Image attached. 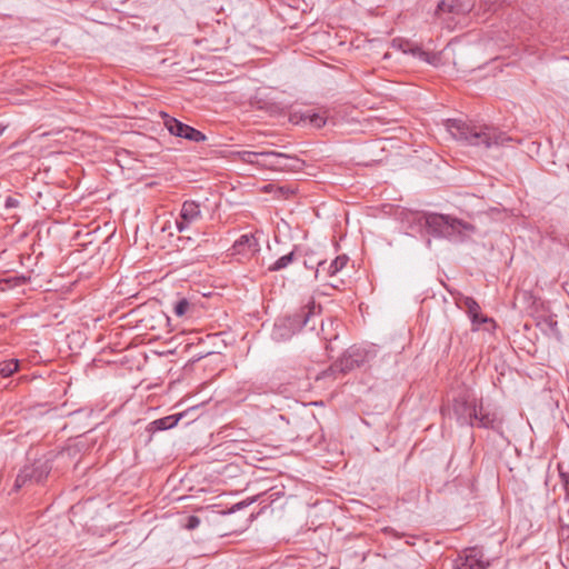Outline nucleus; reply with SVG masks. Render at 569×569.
<instances>
[{"label":"nucleus","mask_w":569,"mask_h":569,"mask_svg":"<svg viewBox=\"0 0 569 569\" xmlns=\"http://www.w3.org/2000/svg\"><path fill=\"white\" fill-rule=\"evenodd\" d=\"M3 131H4V127H2V126L0 124V136L3 133Z\"/></svg>","instance_id":"27"},{"label":"nucleus","mask_w":569,"mask_h":569,"mask_svg":"<svg viewBox=\"0 0 569 569\" xmlns=\"http://www.w3.org/2000/svg\"><path fill=\"white\" fill-rule=\"evenodd\" d=\"M318 313L315 303L303 307L298 313L287 319L279 320L274 323L271 337L276 341H284L289 339L296 329L307 326L310 319Z\"/></svg>","instance_id":"4"},{"label":"nucleus","mask_w":569,"mask_h":569,"mask_svg":"<svg viewBox=\"0 0 569 569\" xmlns=\"http://www.w3.org/2000/svg\"><path fill=\"white\" fill-rule=\"evenodd\" d=\"M367 361V352L358 347H351L345 355L331 367L333 371L349 372Z\"/></svg>","instance_id":"10"},{"label":"nucleus","mask_w":569,"mask_h":569,"mask_svg":"<svg viewBox=\"0 0 569 569\" xmlns=\"http://www.w3.org/2000/svg\"><path fill=\"white\" fill-rule=\"evenodd\" d=\"M477 403L475 398L459 397L453 400L452 411L457 422L461 426L475 427L477 421Z\"/></svg>","instance_id":"7"},{"label":"nucleus","mask_w":569,"mask_h":569,"mask_svg":"<svg viewBox=\"0 0 569 569\" xmlns=\"http://www.w3.org/2000/svg\"><path fill=\"white\" fill-rule=\"evenodd\" d=\"M290 120L297 124L305 123L312 128L320 129L327 123V112L315 111L311 109L306 111H296L291 113Z\"/></svg>","instance_id":"11"},{"label":"nucleus","mask_w":569,"mask_h":569,"mask_svg":"<svg viewBox=\"0 0 569 569\" xmlns=\"http://www.w3.org/2000/svg\"><path fill=\"white\" fill-rule=\"evenodd\" d=\"M463 305L476 329H478L479 323L492 322L491 319L480 315V306L475 299L468 297L465 299Z\"/></svg>","instance_id":"15"},{"label":"nucleus","mask_w":569,"mask_h":569,"mask_svg":"<svg viewBox=\"0 0 569 569\" xmlns=\"http://www.w3.org/2000/svg\"><path fill=\"white\" fill-rule=\"evenodd\" d=\"M18 203H19V201H18L17 199H14V198L8 197V198L6 199V207H7V208L17 207V206H18Z\"/></svg>","instance_id":"26"},{"label":"nucleus","mask_w":569,"mask_h":569,"mask_svg":"<svg viewBox=\"0 0 569 569\" xmlns=\"http://www.w3.org/2000/svg\"><path fill=\"white\" fill-rule=\"evenodd\" d=\"M476 0H442L437 8V13L450 12L456 16H465L475 9Z\"/></svg>","instance_id":"13"},{"label":"nucleus","mask_w":569,"mask_h":569,"mask_svg":"<svg viewBox=\"0 0 569 569\" xmlns=\"http://www.w3.org/2000/svg\"><path fill=\"white\" fill-rule=\"evenodd\" d=\"M200 525V519L197 516L188 517L186 528L189 530L196 529Z\"/></svg>","instance_id":"23"},{"label":"nucleus","mask_w":569,"mask_h":569,"mask_svg":"<svg viewBox=\"0 0 569 569\" xmlns=\"http://www.w3.org/2000/svg\"><path fill=\"white\" fill-rule=\"evenodd\" d=\"M181 418L182 413L167 416L154 420L152 422V426L154 427L156 430H168L177 426Z\"/></svg>","instance_id":"18"},{"label":"nucleus","mask_w":569,"mask_h":569,"mask_svg":"<svg viewBox=\"0 0 569 569\" xmlns=\"http://www.w3.org/2000/svg\"><path fill=\"white\" fill-rule=\"evenodd\" d=\"M163 118V126L166 129L176 137L184 138L192 142H203L207 137L201 131L190 127L178 119L170 117L167 113H161Z\"/></svg>","instance_id":"5"},{"label":"nucleus","mask_w":569,"mask_h":569,"mask_svg":"<svg viewBox=\"0 0 569 569\" xmlns=\"http://www.w3.org/2000/svg\"><path fill=\"white\" fill-rule=\"evenodd\" d=\"M257 500V497H250V498H247L240 502H237L234 503L231 509H230V512H236V511H239L246 507H249L251 503H253L254 501Z\"/></svg>","instance_id":"22"},{"label":"nucleus","mask_w":569,"mask_h":569,"mask_svg":"<svg viewBox=\"0 0 569 569\" xmlns=\"http://www.w3.org/2000/svg\"><path fill=\"white\" fill-rule=\"evenodd\" d=\"M237 158L249 164L274 171H293L300 167L298 158L276 151H238Z\"/></svg>","instance_id":"3"},{"label":"nucleus","mask_w":569,"mask_h":569,"mask_svg":"<svg viewBox=\"0 0 569 569\" xmlns=\"http://www.w3.org/2000/svg\"><path fill=\"white\" fill-rule=\"evenodd\" d=\"M43 478V471L38 472L33 466H27L17 476L16 487L21 488L28 481L40 482Z\"/></svg>","instance_id":"16"},{"label":"nucleus","mask_w":569,"mask_h":569,"mask_svg":"<svg viewBox=\"0 0 569 569\" xmlns=\"http://www.w3.org/2000/svg\"><path fill=\"white\" fill-rule=\"evenodd\" d=\"M477 427L497 429L500 427V421L495 413L483 412V408L480 406L477 410Z\"/></svg>","instance_id":"17"},{"label":"nucleus","mask_w":569,"mask_h":569,"mask_svg":"<svg viewBox=\"0 0 569 569\" xmlns=\"http://www.w3.org/2000/svg\"><path fill=\"white\" fill-rule=\"evenodd\" d=\"M488 567L489 560L478 547L465 549L455 560L456 569H486Z\"/></svg>","instance_id":"8"},{"label":"nucleus","mask_w":569,"mask_h":569,"mask_svg":"<svg viewBox=\"0 0 569 569\" xmlns=\"http://www.w3.org/2000/svg\"><path fill=\"white\" fill-rule=\"evenodd\" d=\"M348 262V257L342 254L338 256L330 264L327 266L326 261L320 260L317 263L316 277L318 278L321 273L325 276L333 277L341 271Z\"/></svg>","instance_id":"14"},{"label":"nucleus","mask_w":569,"mask_h":569,"mask_svg":"<svg viewBox=\"0 0 569 569\" xmlns=\"http://www.w3.org/2000/svg\"><path fill=\"white\" fill-rule=\"evenodd\" d=\"M19 368L18 360L11 359L0 363V375L2 377H10Z\"/></svg>","instance_id":"20"},{"label":"nucleus","mask_w":569,"mask_h":569,"mask_svg":"<svg viewBox=\"0 0 569 569\" xmlns=\"http://www.w3.org/2000/svg\"><path fill=\"white\" fill-rule=\"evenodd\" d=\"M202 219L200 203L194 200L183 201L174 224L179 233L188 231L194 223Z\"/></svg>","instance_id":"6"},{"label":"nucleus","mask_w":569,"mask_h":569,"mask_svg":"<svg viewBox=\"0 0 569 569\" xmlns=\"http://www.w3.org/2000/svg\"><path fill=\"white\" fill-rule=\"evenodd\" d=\"M293 260H295V252L291 251L288 254H284V256L280 257L279 259H277L273 263H271L268 267V271L269 272L280 271V270L287 268L289 264H291L293 262Z\"/></svg>","instance_id":"19"},{"label":"nucleus","mask_w":569,"mask_h":569,"mask_svg":"<svg viewBox=\"0 0 569 569\" xmlns=\"http://www.w3.org/2000/svg\"><path fill=\"white\" fill-rule=\"evenodd\" d=\"M421 219L430 234L460 242L475 232V226L450 214L425 213Z\"/></svg>","instance_id":"2"},{"label":"nucleus","mask_w":569,"mask_h":569,"mask_svg":"<svg viewBox=\"0 0 569 569\" xmlns=\"http://www.w3.org/2000/svg\"><path fill=\"white\" fill-rule=\"evenodd\" d=\"M446 126L449 133L456 140L485 150L496 146H503L511 140L506 133L485 124H476L459 119H449Z\"/></svg>","instance_id":"1"},{"label":"nucleus","mask_w":569,"mask_h":569,"mask_svg":"<svg viewBox=\"0 0 569 569\" xmlns=\"http://www.w3.org/2000/svg\"><path fill=\"white\" fill-rule=\"evenodd\" d=\"M231 250L233 254L251 257L260 251V243L256 234L244 233L234 241Z\"/></svg>","instance_id":"12"},{"label":"nucleus","mask_w":569,"mask_h":569,"mask_svg":"<svg viewBox=\"0 0 569 569\" xmlns=\"http://www.w3.org/2000/svg\"><path fill=\"white\" fill-rule=\"evenodd\" d=\"M190 308V302L186 299H179L173 306V312L177 317H183Z\"/></svg>","instance_id":"21"},{"label":"nucleus","mask_w":569,"mask_h":569,"mask_svg":"<svg viewBox=\"0 0 569 569\" xmlns=\"http://www.w3.org/2000/svg\"><path fill=\"white\" fill-rule=\"evenodd\" d=\"M560 476L566 490V498L569 499V475L561 473Z\"/></svg>","instance_id":"24"},{"label":"nucleus","mask_w":569,"mask_h":569,"mask_svg":"<svg viewBox=\"0 0 569 569\" xmlns=\"http://www.w3.org/2000/svg\"><path fill=\"white\" fill-rule=\"evenodd\" d=\"M278 191H279L280 196L283 198H288L290 194L293 193V191L290 190L288 187H280L278 189Z\"/></svg>","instance_id":"25"},{"label":"nucleus","mask_w":569,"mask_h":569,"mask_svg":"<svg viewBox=\"0 0 569 569\" xmlns=\"http://www.w3.org/2000/svg\"><path fill=\"white\" fill-rule=\"evenodd\" d=\"M391 46L396 50H399L403 53H409L412 57L432 66H437L440 61V58L437 54L427 52L422 50V48L418 44L403 38H395L391 42Z\"/></svg>","instance_id":"9"}]
</instances>
